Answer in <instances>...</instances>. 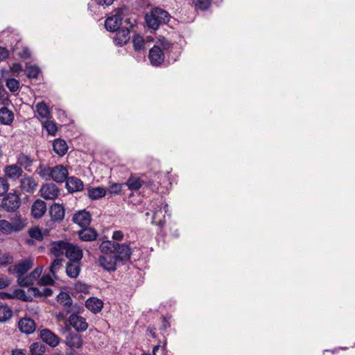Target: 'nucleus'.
<instances>
[{"instance_id": "f257e3e1", "label": "nucleus", "mask_w": 355, "mask_h": 355, "mask_svg": "<svg viewBox=\"0 0 355 355\" xmlns=\"http://www.w3.org/2000/svg\"><path fill=\"white\" fill-rule=\"evenodd\" d=\"M99 249L101 252L112 253L119 263L128 261L132 254V248L126 243L104 241L100 244Z\"/></svg>"}, {"instance_id": "f03ea898", "label": "nucleus", "mask_w": 355, "mask_h": 355, "mask_svg": "<svg viewBox=\"0 0 355 355\" xmlns=\"http://www.w3.org/2000/svg\"><path fill=\"white\" fill-rule=\"evenodd\" d=\"M171 16L166 10L156 7L153 8L150 13L146 14L145 21L148 28L155 31L161 24H167Z\"/></svg>"}, {"instance_id": "7ed1b4c3", "label": "nucleus", "mask_w": 355, "mask_h": 355, "mask_svg": "<svg viewBox=\"0 0 355 355\" xmlns=\"http://www.w3.org/2000/svg\"><path fill=\"white\" fill-rule=\"evenodd\" d=\"M128 8L123 6L114 9L105 21V27L110 32H116L121 24L123 17L128 14Z\"/></svg>"}, {"instance_id": "20e7f679", "label": "nucleus", "mask_w": 355, "mask_h": 355, "mask_svg": "<svg viewBox=\"0 0 355 355\" xmlns=\"http://www.w3.org/2000/svg\"><path fill=\"white\" fill-rule=\"evenodd\" d=\"M21 204L19 196L15 193H7L1 200L0 207L6 212L14 213Z\"/></svg>"}, {"instance_id": "39448f33", "label": "nucleus", "mask_w": 355, "mask_h": 355, "mask_svg": "<svg viewBox=\"0 0 355 355\" xmlns=\"http://www.w3.org/2000/svg\"><path fill=\"white\" fill-rule=\"evenodd\" d=\"M103 254L99 256L98 261L99 266L109 272L116 270L117 264L119 263L112 253L102 252Z\"/></svg>"}, {"instance_id": "423d86ee", "label": "nucleus", "mask_w": 355, "mask_h": 355, "mask_svg": "<svg viewBox=\"0 0 355 355\" xmlns=\"http://www.w3.org/2000/svg\"><path fill=\"white\" fill-rule=\"evenodd\" d=\"M57 301L63 306L67 313H70L71 311H80L83 309V307L77 304H73L71 297L65 292H60L59 293L57 296Z\"/></svg>"}, {"instance_id": "0eeeda50", "label": "nucleus", "mask_w": 355, "mask_h": 355, "mask_svg": "<svg viewBox=\"0 0 355 355\" xmlns=\"http://www.w3.org/2000/svg\"><path fill=\"white\" fill-rule=\"evenodd\" d=\"M83 308L80 311H71L69 317V322L77 331L83 332L88 328V324L85 318L79 315Z\"/></svg>"}, {"instance_id": "6e6552de", "label": "nucleus", "mask_w": 355, "mask_h": 355, "mask_svg": "<svg viewBox=\"0 0 355 355\" xmlns=\"http://www.w3.org/2000/svg\"><path fill=\"white\" fill-rule=\"evenodd\" d=\"M38 186V182L33 176L24 174L19 180V187L24 193H33Z\"/></svg>"}, {"instance_id": "1a4fd4ad", "label": "nucleus", "mask_w": 355, "mask_h": 355, "mask_svg": "<svg viewBox=\"0 0 355 355\" xmlns=\"http://www.w3.org/2000/svg\"><path fill=\"white\" fill-rule=\"evenodd\" d=\"M41 196L46 200H54L57 198L60 194L59 188L53 183H47L44 184L40 189Z\"/></svg>"}, {"instance_id": "9d476101", "label": "nucleus", "mask_w": 355, "mask_h": 355, "mask_svg": "<svg viewBox=\"0 0 355 355\" xmlns=\"http://www.w3.org/2000/svg\"><path fill=\"white\" fill-rule=\"evenodd\" d=\"M68 170L63 165L58 164L52 167L51 179L58 183L66 182L68 178Z\"/></svg>"}, {"instance_id": "9b49d317", "label": "nucleus", "mask_w": 355, "mask_h": 355, "mask_svg": "<svg viewBox=\"0 0 355 355\" xmlns=\"http://www.w3.org/2000/svg\"><path fill=\"white\" fill-rule=\"evenodd\" d=\"M65 256L69 259V261H80L83 256V250L80 247L69 243L65 252Z\"/></svg>"}, {"instance_id": "f8f14e48", "label": "nucleus", "mask_w": 355, "mask_h": 355, "mask_svg": "<svg viewBox=\"0 0 355 355\" xmlns=\"http://www.w3.org/2000/svg\"><path fill=\"white\" fill-rule=\"evenodd\" d=\"M148 58L151 64L158 66L161 64L164 59L162 50L159 46H153L149 51Z\"/></svg>"}, {"instance_id": "ddd939ff", "label": "nucleus", "mask_w": 355, "mask_h": 355, "mask_svg": "<svg viewBox=\"0 0 355 355\" xmlns=\"http://www.w3.org/2000/svg\"><path fill=\"white\" fill-rule=\"evenodd\" d=\"M11 58L17 60H27L31 58V53L30 50L24 46H10Z\"/></svg>"}, {"instance_id": "4468645a", "label": "nucleus", "mask_w": 355, "mask_h": 355, "mask_svg": "<svg viewBox=\"0 0 355 355\" xmlns=\"http://www.w3.org/2000/svg\"><path fill=\"white\" fill-rule=\"evenodd\" d=\"M41 339L50 345L51 347H56L60 343L59 337L47 329H42L40 331Z\"/></svg>"}, {"instance_id": "2eb2a0df", "label": "nucleus", "mask_w": 355, "mask_h": 355, "mask_svg": "<svg viewBox=\"0 0 355 355\" xmlns=\"http://www.w3.org/2000/svg\"><path fill=\"white\" fill-rule=\"evenodd\" d=\"M46 211V204L40 199L36 200L31 206V215L34 218H42Z\"/></svg>"}, {"instance_id": "dca6fc26", "label": "nucleus", "mask_w": 355, "mask_h": 355, "mask_svg": "<svg viewBox=\"0 0 355 355\" xmlns=\"http://www.w3.org/2000/svg\"><path fill=\"white\" fill-rule=\"evenodd\" d=\"M91 220V214L85 210L80 211L73 216V221L83 227H87L90 224Z\"/></svg>"}, {"instance_id": "f3484780", "label": "nucleus", "mask_w": 355, "mask_h": 355, "mask_svg": "<svg viewBox=\"0 0 355 355\" xmlns=\"http://www.w3.org/2000/svg\"><path fill=\"white\" fill-rule=\"evenodd\" d=\"M49 214L53 221L60 222L64 217V207L62 205L54 203L50 207Z\"/></svg>"}, {"instance_id": "a211bd4d", "label": "nucleus", "mask_w": 355, "mask_h": 355, "mask_svg": "<svg viewBox=\"0 0 355 355\" xmlns=\"http://www.w3.org/2000/svg\"><path fill=\"white\" fill-rule=\"evenodd\" d=\"M65 344L71 349H80L83 346V339L80 335L69 332L65 338Z\"/></svg>"}, {"instance_id": "6ab92c4d", "label": "nucleus", "mask_w": 355, "mask_h": 355, "mask_svg": "<svg viewBox=\"0 0 355 355\" xmlns=\"http://www.w3.org/2000/svg\"><path fill=\"white\" fill-rule=\"evenodd\" d=\"M3 171L6 176L12 180H16L24 175L22 168L17 164L6 166Z\"/></svg>"}, {"instance_id": "aec40b11", "label": "nucleus", "mask_w": 355, "mask_h": 355, "mask_svg": "<svg viewBox=\"0 0 355 355\" xmlns=\"http://www.w3.org/2000/svg\"><path fill=\"white\" fill-rule=\"evenodd\" d=\"M65 182L66 187L69 193L80 191L84 187L83 181L74 176L67 178Z\"/></svg>"}, {"instance_id": "412c9836", "label": "nucleus", "mask_w": 355, "mask_h": 355, "mask_svg": "<svg viewBox=\"0 0 355 355\" xmlns=\"http://www.w3.org/2000/svg\"><path fill=\"white\" fill-rule=\"evenodd\" d=\"M69 242L64 241H53L51 244L50 252L55 257H58L65 254Z\"/></svg>"}, {"instance_id": "4be33fe9", "label": "nucleus", "mask_w": 355, "mask_h": 355, "mask_svg": "<svg viewBox=\"0 0 355 355\" xmlns=\"http://www.w3.org/2000/svg\"><path fill=\"white\" fill-rule=\"evenodd\" d=\"M19 330L26 334H31L35 330V323L31 318H22L18 322Z\"/></svg>"}, {"instance_id": "5701e85b", "label": "nucleus", "mask_w": 355, "mask_h": 355, "mask_svg": "<svg viewBox=\"0 0 355 355\" xmlns=\"http://www.w3.org/2000/svg\"><path fill=\"white\" fill-rule=\"evenodd\" d=\"M34 159L31 156L24 154L19 153L17 157V164L21 168L23 167L26 171L31 172V166L33 164Z\"/></svg>"}, {"instance_id": "b1692460", "label": "nucleus", "mask_w": 355, "mask_h": 355, "mask_svg": "<svg viewBox=\"0 0 355 355\" xmlns=\"http://www.w3.org/2000/svg\"><path fill=\"white\" fill-rule=\"evenodd\" d=\"M85 306L92 313H97L102 310L103 302L98 298L92 297L87 300Z\"/></svg>"}, {"instance_id": "393cba45", "label": "nucleus", "mask_w": 355, "mask_h": 355, "mask_svg": "<svg viewBox=\"0 0 355 355\" xmlns=\"http://www.w3.org/2000/svg\"><path fill=\"white\" fill-rule=\"evenodd\" d=\"M80 261H68L66 266V273L70 278L78 277L80 272Z\"/></svg>"}, {"instance_id": "a878e982", "label": "nucleus", "mask_w": 355, "mask_h": 355, "mask_svg": "<svg viewBox=\"0 0 355 355\" xmlns=\"http://www.w3.org/2000/svg\"><path fill=\"white\" fill-rule=\"evenodd\" d=\"M114 37L116 44H126L130 38V31L129 28H119L116 31Z\"/></svg>"}, {"instance_id": "bb28decb", "label": "nucleus", "mask_w": 355, "mask_h": 355, "mask_svg": "<svg viewBox=\"0 0 355 355\" xmlns=\"http://www.w3.org/2000/svg\"><path fill=\"white\" fill-rule=\"evenodd\" d=\"M0 108V123L3 125H9L14 121V113L6 107Z\"/></svg>"}, {"instance_id": "cd10ccee", "label": "nucleus", "mask_w": 355, "mask_h": 355, "mask_svg": "<svg viewBox=\"0 0 355 355\" xmlns=\"http://www.w3.org/2000/svg\"><path fill=\"white\" fill-rule=\"evenodd\" d=\"M96 231L92 227L84 228L78 232V236L80 240L83 241H92L97 238Z\"/></svg>"}, {"instance_id": "c85d7f7f", "label": "nucleus", "mask_w": 355, "mask_h": 355, "mask_svg": "<svg viewBox=\"0 0 355 355\" xmlns=\"http://www.w3.org/2000/svg\"><path fill=\"white\" fill-rule=\"evenodd\" d=\"M33 267V261L30 259L23 260L16 264L17 277L25 275Z\"/></svg>"}, {"instance_id": "c756f323", "label": "nucleus", "mask_w": 355, "mask_h": 355, "mask_svg": "<svg viewBox=\"0 0 355 355\" xmlns=\"http://www.w3.org/2000/svg\"><path fill=\"white\" fill-rule=\"evenodd\" d=\"M10 223L13 232H19L23 230L27 224L26 220L23 218L20 215L13 218Z\"/></svg>"}, {"instance_id": "7c9ffc66", "label": "nucleus", "mask_w": 355, "mask_h": 355, "mask_svg": "<svg viewBox=\"0 0 355 355\" xmlns=\"http://www.w3.org/2000/svg\"><path fill=\"white\" fill-rule=\"evenodd\" d=\"M144 183V182L141 180L139 178L132 175L128 179L125 184L130 190L137 191L141 187Z\"/></svg>"}, {"instance_id": "2f4dec72", "label": "nucleus", "mask_w": 355, "mask_h": 355, "mask_svg": "<svg viewBox=\"0 0 355 355\" xmlns=\"http://www.w3.org/2000/svg\"><path fill=\"white\" fill-rule=\"evenodd\" d=\"M36 112L40 118L48 119L50 116V110L44 102H40L35 105Z\"/></svg>"}, {"instance_id": "473e14b6", "label": "nucleus", "mask_w": 355, "mask_h": 355, "mask_svg": "<svg viewBox=\"0 0 355 355\" xmlns=\"http://www.w3.org/2000/svg\"><path fill=\"white\" fill-rule=\"evenodd\" d=\"M54 151L60 156H63L67 151L68 146L63 139H55L53 144Z\"/></svg>"}, {"instance_id": "72a5a7b5", "label": "nucleus", "mask_w": 355, "mask_h": 355, "mask_svg": "<svg viewBox=\"0 0 355 355\" xmlns=\"http://www.w3.org/2000/svg\"><path fill=\"white\" fill-rule=\"evenodd\" d=\"M88 196L92 200H97L104 197L106 194V190L100 187H92L88 189Z\"/></svg>"}, {"instance_id": "f704fd0d", "label": "nucleus", "mask_w": 355, "mask_h": 355, "mask_svg": "<svg viewBox=\"0 0 355 355\" xmlns=\"http://www.w3.org/2000/svg\"><path fill=\"white\" fill-rule=\"evenodd\" d=\"M12 316V309L7 305H0V322L9 320Z\"/></svg>"}, {"instance_id": "c9c22d12", "label": "nucleus", "mask_w": 355, "mask_h": 355, "mask_svg": "<svg viewBox=\"0 0 355 355\" xmlns=\"http://www.w3.org/2000/svg\"><path fill=\"white\" fill-rule=\"evenodd\" d=\"M46 347L41 343H33L30 346L31 355H44Z\"/></svg>"}, {"instance_id": "e433bc0d", "label": "nucleus", "mask_w": 355, "mask_h": 355, "mask_svg": "<svg viewBox=\"0 0 355 355\" xmlns=\"http://www.w3.org/2000/svg\"><path fill=\"white\" fill-rule=\"evenodd\" d=\"M52 168L40 164L37 168V173L42 179L49 180L51 179Z\"/></svg>"}, {"instance_id": "4c0bfd02", "label": "nucleus", "mask_w": 355, "mask_h": 355, "mask_svg": "<svg viewBox=\"0 0 355 355\" xmlns=\"http://www.w3.org/2000/svg\"><path fill=\"white\" fill-rule=\"evenodd\" d=\"M28 234L29 236L38 241H42L44 239L43 234L40 228L37 226L33 227L28 230Z\"/></svg>"}, {"instance_id": "58836bf2", "label": "nucleus", "mask_w": 355, "mask_h": 355, "mask_svg": "<svg viewBox=\"0 0 355 355\" xmlns=\"http://www.w3.org/2000/svg\"><path fill=\"white\" fill-rule=\"evenodd\" d=\"M41 70L37 65H29L26 67V74L28 78H37Z\"/></svg>"}, {"instance_id": "ea45409f", "label": "nucleus", "mask_w": 355, "mask_h": 355, "mask_svg": "<svg viewBox=\"0 0 355 355\" xmlns=\"http://www.w3.org/2000/svg\"><path fill=\"white\" fill-rule=\"evenodd\" d=\"M42 127L46 129L49 135L53 136L55 135L58 130L55 123L47 119L42 123Z\"/></svg>"}, {"instance_id": "a19ab883", "label": "nucleus", "mask_w": 355, "mask_h": 355, "mask_svg": "<svg viewBox=\"0 0 355 355\" xmlns=\"http://www.w3.org/2000/svg\"><path fill=\"white\" fill-rule=\"evenodd\" d=\"M193 3L196 10L205 11L210 7L211 0H194Z\"/></svg>"}, {"instance_id": "79ce46f5", "label": "nucleus", "mask_w": 355, "mask_h": 355, "mask_svg": "<svg viewBox=\"0 0 355 355\" xmlns=\"http://www.w3.org/2000/svg\"><path fill=\"white\" fill-rule=\"evenodd\" d=\"M64 259H54L50 266L49 270L50 272L56 278V273L60 269L62 262Z\"/></svg>"}, {"instance_id": "37998d69", "label": "nucleus", "mask_w": 355, "mask_h": 355, "mask_svg": "<svg viewBox=\"0 0 355 355\" xmlns=\"http://www.w3.org/2000/svg\"><path fill=\"white\" fill-rule=\"evenodd\" d=\"M0 232L3 234L12 233L11 223L4 219L0 220Z\"/></svg>"}, {"instance_id": "c03bdc74", "label": "nucleus", "mask_w": 355, "mask_h": 355, "mask_svg": "<svg viewBox=\"0 0 355 355\" xmlns=\"http://www.w3.org/2000/svg\"><path fill=\"white\" fill-rule=\"evenodd\" d=\"M13 299L17 298L24 302H30L32 300V297L31 296H27L26 292L22 289H16L12 293Z\"/></svg>"}, {"instance_id": "a18cd8bd", "label": "nucleus", "mask_w": 355, "mask_h": 355, "mask_svg": "<svg viewBox=\"0 0 355 355\" xmlns=\"http://www.w3.org/2000/svg\"><path fill=\"white\" fill-rule=\"evenodd\" d=\"M17 283L20 286L28 287L33 284V281L29 275H21L17 277Z\"/></svg>"}, {"instance_id": "49530a36", "label": "nucleus", "mask_w": 355, "mask_h": 355, "mask_svg": "<svg viewBox=\"0 0 355 355\" xmlns=\"http://www.w3.org/2000/svg\"><path fill=\"white\" fill-rule=\"evenodd\" d=\"M6 85L12 92H17L19 88V82L15 78H8Z\"/></svg>"}, {"instance_id": "de8ad7c7", "label": "nucleus", "mask_w": 355, "mask_h": 355, "mask_svg": "<svg viewBox=\"0 0 355 355\" xmlns=\"http://www.w3.org/2000/svg\"><path fill=\"white\" fill-rule=\"evenodd\" d=\"M9 33L10 32L8 31H4L2 33L3 36L10 37V39L8 40V42H10L11 44L12 43H16L17 44V43L20 42L21 39L19 38V35L17 33H10L9 35Z\"/></svg>"}, {"instance_id": "09e8293b", "label": "nucleus", "mask_w": 355, "mask_h": 355, "mask_svg": "<svg viewBox=\"0 0 355 355\" xmlns=\"http://www.w3.org/2000/svg\"><path fill=\"white\" fill-rule=\"evenodd\" d=\"M0 101L3 105H8L10 103L8 92L1 86H0Z\"/></svg>"}, {"instance_id": "8fccbe9b", "label": "nucleus", "mask_w": 355, "mask_h": 355, "mask_svg": "<svg viewBox=\"0 0 355 355\" xmlns=\"http://www.w3.org/2000/svg\"><path fill=\"white\" fill-rule=\"evenodd\" d=\"M9 187L10 185L7 180L4 178H0V197L8 192Z\"/></svg>"}, {"instance_id": "3c124183", "label": "nucleus", "mask_w": 355, "mask_h": 355, "mask_svg": "<svg viewBox=\"0 0 355 355\" xmlns=\"http://www.w3.org/2000/svg\"><path fill=\"white\" fill-rule=\"evenodd\" d=\"M32 290L34 291L35 295L40 296L49 297L53 294V291L49 288H44L42 291L37 288H32Z\"/></svg>"}, {"instance_id": "603ef678", "label": "nucleus", "mask_w": 355, "mask_h": 355, "mask_svg": "<svg viewBox=\"0 0 355 355\" xmlns=\"http://www.w3.org/2000/svg\"><path fill=\"white\" fill-rule=\"evenodd\" d=\"M13 261V257L9 253L4 254L0 258V266H6Z\"/></svg>"}, {"instance_id": "864d4df0", "label": "nucleus", "mask_w": 355, "mask_h": 355, "mask_svg": "<svg viewBox=\"0 0 355 355\" xmlns=\"http://www.w3.org/2000/svg\"><path fill=\"white\" fill-rule=\"evenodd\" d=\"M39 284L42 286L53 285L54 279L49 275H43L39 281Z\"/></svg>"}, {"instance_id": "5fc2aeb1", "label": "nucleus", "mask_w": 355, "mask_h": 355, "mask_svg": "<svg viewBox=\"0 0 355 355\" xmlns=\"http://www.w3.org/2000/svg\"><path fill=\"white\" fill-rule=\"evenodd\" d=\"M9 57L11 58V49L8 50L6 47L0 46V61L4 60Z\"/></svg>"}, {"instance_id": "6e6d98bb", "label": "nucleus", "mask_w": 355, "mask_h": 355, "mask_svg": "<svg viewBox=\"0 0 355 355\" xmlns=\"http://www.w3.org/2000/svg\"><path fill=\"white\" fill-rule=\"evenodd\" d=\"M121 191V184L119 183H113L110 186L109 191L113 194H118Z\"/></svg>"}, {"instance_id": "4d7b16f0", "label": "nucleus", "mask_w": 355, "mask_h": 355, "mask_svg": "<svg viewBox=\"0 0 355 355\" xmlns=\"http://www.w3.org/2000/svg\"><path fill=\"white\" fill-rule=\"evenodd\" d=\"M75 289L76 291L81 293H87L88 292V286L82 282H77L75 284Z\"/></svg>"}, {"instance_id": "13d9d810", "label": "nucleus", "mask_w": 355, "mask_h": 355, "mask_svg": "<svg viewBox=\"0 0 355 355\" xmlns=\"http://www.w3.org/2000/svg\"><path fill=\"white\" fill-rule=\"evenodd\" d=\"M41 272H42V269L40 268H36L30 274H28V275L31 278V279L34 282L35 279H37L40 277V275H41Z\"/></svg>"}, {"instance_id": "bf43d9fd", "label": "nucleus", "mask_w": 355, "mask_h": 355, "mask_svg": "<svg viewBox=\"0 0 355 355\" xmlns=\"http://www.w3.org/2000/svg\"><path fill=\"white\" fill-rule=\"evenodd\" d=\"M11 284V281L7 277H0V289L6 288Z\"/></svg>"}, {"instance_id": "052dcab7", "label": "nucleus", "mask_w": 355, "mask_h": 355, "mask_svg": "<svg viewBox=\"0 0 355 355\" xmlns=\"http://www.w3.org/2000/svg\"><path fill=\"white\" fill-rule=\"evenodd\" d=\"M123 233L121 230H116L113 232L112 239L114 241H121L123 239Z\"/></svg>"}, {"instance_id": "680f3d73", "label": "nucleus", "mask_w": 355, "mask_h": 355, "mask_svg": "<svg viewBox=\"0 0 355 355\" xmlns=\"http://www.w3.org/2000/svg\"><path fill=\"white\" fill-rule=\"evenodd\" d=\"M10 69L15 73H19L22 71V67L19 63H14Z\"/></svg>"}, {"instance_id": "e2e57ef3", "label": "nucleus", "mask_w": 355, "mask_h": 355, "mask_svg": "<svg viewBox=\"0 0 355 355\" xmlns=\"http://www.w3.org/2000/svg\"><path fill=\"white\" fill-rule=\"evenodd\" d=\"M133 44H142L144 43L143 37L139 35H135L132 37Z\"/></svg>"}, {"instance_id": "0e129e2a", "label": "nucleus", "mask_w": 355, "mask_h": 355, "mask_svg": "<svg viewBox=\"0 0 355 355\" xmlns=\"http://www.w3.org/2000/svg\"><path fill=\"white\" fill-rule=\"evenodd\" d=\"M0 298L2 300L13 299L12 293L0 292Z\"/></svg>"}, {"instance_id": "69168bd1", "label": "nucleus", "mask_w": 355, "mask_h": 355, "mask_svg": "<svg viewBox=\"0 0 355 355\" xmlns=\"http://www.w3.org/2000/svg\"><path fill=\"white\" fill-rule=\"evenodd\" d=\"M114 0H98V3L99 5L102 6H110Z\"/></svg>"}, {"instance_id": "338daca9", "label": "nucleus", "mask_w": 355, "mask_h": 355, "mask_svg": "<svg viewBox=\"0 0 355 355\" xmlns=\"http://www.w3.org/2000/svg\"><path fill=\"white\" fill-rule=\"evenodd\" d=\"M68 313L64 310L62 312H60L57 314V318L58 320H64Z\"/></svg>"}, {"instance_id": "774afa93", "label": "nucleus", "mask_w": 355, "mask_h": 355, "mask_svg": "<svg viewBox=\"0 0 355 355\" xmlns=\"http://www.w3.org/2000/svg\"><path fill=\"white\" fill-rule=\"evenodd\" d=\"M12 355H26L25 353L21 349L14 350Z\"/></svg>"}]
</instances>
